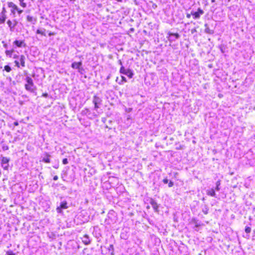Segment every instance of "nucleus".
Returning a JSON list of instances; mask_svg holds the SVG:
<instances>
[{
  "mask_svg": "<svg viewBox=\"0 0 255 255\" xmlns=\"http://www.w3.org/2000/svg\"><path fill=\"white\" fill-rule=\"evenodd\" d=\"M7 5L10 9V13L14 16L16 14L20 15L23 12L22 9H20L12 1H8L7 2Z\"/></svg>",
  "mask_w": 255,
  "mask_h": 255,
  "instance_id": "obj_1",
  "label": "nucleus"
},
{
  "mask_svg": "<svg viewBox=\"0 0 255 255\" xmlns=\"http://www.w3.org/2000/svg\"><path fill=\"white\" fill-rule=\"evenodd\" d=\"M46 27L47 28H38V29H37L36 31V33L40 34V35L44 36H46V33L48 34V35L49 36H54L57 34L56 32L49 31L48 29V28L49 27H52V26H51L50 24H49L48 23H46Z\"/></svg>",
  "mask_w": 255,
  "mask_h": 255,
  "instance_id": "obj_2",
  "label": "nucleus"
},
{
  "mask_svg": "<svg viewBox=\"0 0 255 255\" xmlns=\"http://www.w3.org/2000/svg\"><path fill=\"white\" fill-rule=\"evenodd\" d=\"M26 83L24 85L25 89L27 91L33 92L34 90V83L31 77L27 76L25 78Z\"/></svg>",
  "mask_w": 255,
  "mask_h": 255,
  "instance_id": "obj_3",
  "label": "nucleus"
},
{
  "mask_svg": "<svg viewBox=\"0 0 255 255\" xmlns=\"http://www.w3.org/2000/svg\"><path fill=\"white\" fill-rule=\"evenodd\" d=\"M120 73L127 75L129 79L133 77V71L130 69H126L124 66H121L120 69Z\"/></svg>",
  "mask_w": 255,
  "mask_h": 255,
  "instance_id": "obj_4",
  "label": "nucleus"
},
{
  "mask_svg": "<svg viewBox=\"0 0 255 255\" xmlns=\"http://www.w3.org/2000/svg\"><path fill=\"white\" fill-rule=\"evenodd\" d=\"M10 159L6 157H2L1 159V165L4 170H8Z\"/></svg>",
  "mask_w": 255,
  "mask_h": 255,
  "instance_id": "obj_5",
  "label": "nucleus"
},
{
  "mask_svg": "<svg viewBox=\"0 0 255 255\" xmlns=\"http://www.w3.org/2000/svg\"><path fill=\"white\" fill-rule=\"evenodd\" d=\"M6 12L5 7L3 6L0 12V24H3L5 22L7 18Z\"/></svg>",
  "mask_w": 255,
  "mask_h": 255,
  "instance_id": "obj_6",
  "label": "nucleus"
},
{
  "mask_svg": "<svg viewBox=\"0 0 255 255\" xmlns=\"http://www.w3.org/2000/svg\"><path fill=\"white\" fill-rule=\"evenodd\" d=\"M33 1L34 0H19L20 6L23 8L31 6Z\"/></svg>",
  "mask_w": 255,
  "mask_h": 255,
  "instance_id": "obj_7",
  "label": "nucleus"
},
{
  "mask_svg": "<svg viewBox=\"0 0 255 255\" xmlns=\"http://www.w3.org/2000/svg\"><path fill=\"white\" fill-rule=\"evenodd\" d=\"M82 65V61L74 62L72 63L71 67L74 69H78V72L80 73H82L84 69L81 67Z\"/></svg>",
  "mask_w": 255,
  "mask_h": 255,
  "instance_id": "obj_8",
  "label": "nucleus"
},
{
  "mask_svg": "<svg viewBox=\"0 0 255 255\" xmlns=\"http://www.w3.org/2000/svg\"><path fill=\"white\" fill-rule=\"evenodd\" d=\"M204 13V11L200 8H198L197 11L191 12V14L194 19H198L200 15Z\"/></svg>",
  "mask_w": 255,
  "mask_h": 255,
  "instance_id": "obj_9",
  "label": "nucleus"
},
{
  "mask_svg": "<svg viewBox=\"0 0 255 255\" xmlns=\"http://www.w3.org/2000/svg\"><path fill=\"white\" fill-rule=\"evenodd\" d=\"M68 208L66 201H63L60 203L59 206L56 208V211L58 213H61L62 209H66Z\"/></svg>",
  "mask_w": 255,
  "mask_h": 255,
  "instance_id": "obj_10",
  "label": "nucleus"
},
{
  "mask_svg": "<svg viewBox=\"0 0 255 255\" xmlns=\"http://www.w3.org/2000/svg\"><path fill=\"white\" fill-rule=\"evenodd\" d=\"M13 44L18 47L26 46V44L23 40H15L13 41Z\"/></svg>",
  "mask_w": 255,
  "mask_h": 255,
  "instance_id": "obj_11",
  "label": "nucleus"
},
{
  "mask_svg": "<svg viewBox=\"0 0 255 255\" xmlns=\"http://www.w3.org/2000/svg\"><path fill=\"white\" fill-rule=\"evenodd\" d=\"M101 100L99 97L94 96L93 97V102L94 104L95 108L97 109L99 108L98 105L101 103Z\"/></svg>",
  "mask_w": 255,
  "mask_h": 255,
  "instance_id": "obj_12",
  "label": "nucleus"
},
{
  "mask_svg": "<svg viewBox=\"0 0 255 255\" xmlns=\"http://www.w3.org/2000/svg\"><path fill=\"white\" fill-rule=\"evenodd\" d=\"M45 157L43 158L41 161L44 162L46 163H49L51 161L50 160V155L48 152H45L44 153Z\"/></svg>",
  "mask_w": 255,
  "mask_h": 255,
  "instance_id": "obj_13",
  "label": "nucleus"
},
{
  "mask_svg": "<svg viewBox=\"0 0 255 255\" xmlns=\"http://www.w3.org/2000/svg\"><path fill=\"white\" fill-rule=\"evenodd\" d=\"M82 242L85 245H89L91 243V240H90L88 235L85 234L84 235L83 239H82Z\"/></svg>",
  "mask_w": 255,
  "mask_h": 255,
  "instance_id": "obj_14",
  "label": "nucleus"
},
{
  "mask_svg": "<svg viewBox=\"0 0 255 255\" xmlns=\"http://www.w3.org/2000/svg\"><path fill=\"white\" fill-rule=\"evenodd\" d=\"M150 204L152 205V208L156 212H158V206L157 203L155 202V201L153 199H151V201L150 202Z\"/></svg>",
  "mask_w": 255,
  "mask_h": 255,
  "instance_id": "obj_15",
  "label": "nucleus"
},
{
  "mask_svg": "<svg viewBox=\"0 0 255 255\" xmlns=\"http://www.w3.org/2000/svg\"><path fill=\"white\" fill-rule=\"evenodd\" d=\"M6 23H7V24L8 25V26L9 27V28H10L11 31H12L13 30V29L14 28V27L16 25V23H15L12 22V21H11L9 19H8L6 21Z\"/></svg>",
  "mask_w": 255,
  "mask_h": 255,
  "instance_id": "obj_16",
  "label": "nucleus"
},
{
  "mask_svg": "<svg viewBox=\"0 0 255 255\" xmlns=\"http://www.w3.org/2000/svg\"><path fill=\"white\" fill-rule=\"evenodd\" d=\"M207 194L210 196L215 197L216 196L215 191L213 188H211L207 190Z\"/></svg>",
  "mask_w": 255,
  "mask_h": 255,
  "instance_id": "obj_17",
  "label": "nucleus"
},
{
  "mask_svg": "<svg viewBox=\"0 0 255 255\" xmlns=\"http://www.w3.org/2000/svg\"><path fill=\"white\" fill-rule=\"evenodd\" d=\"M25 58L24 55H21L20 56L19 61H20V65L22 67H25Z\"/></svg>",
  "mask_w": 255,
  "mask_h": 255,
  "instance_id": "obj_18",
  "label": "nucleus"
},
{
  "mask_svg": "<svg viewBox=\"0 0 255 255\" xmlns=\"http://www.w3.org/2000/svg\"><path fill=\"white\" fill-rule=\"evenodd\" d=\"M26 19L28 21L32 23H34L36 21L35 18L33 16L31 15H27L26 16Z\"/></svg>",
  "mask_w": 255,
  "mask_h": 255,
  "instance_id": "obj_19",
  "label": "nucleus"
},
{
  "mask_svg": "<svg viewBox=\"0 0 255 255\" xmlns=\"http://www.w3.org/2000/svg\"><path fill=\"white\" fill-rule=\"evenodd\" d=\"M13 52H14V50L11 49L10 50H6L5 51V53L7 56H8L9 57H11V55Z\"/></svg>",
  "mask_w": 255,
  "mask_h": 255,
  "instance_id": "obj_20",
  "label": "nucleus"
},
{
  "mask_svg": "<svg viewBox=\"0 0 255 255\" xmlns=\"http://www.w3.org/2000/svg\"><path fill=\"white\" fill-rule=\"evenodd\" d=\"M168 34L169 36H171V35L174 36L176 37V38H177V39L179 37V35L177 33L169 32Z\"/></svg>",
  "mask_w": 255,
  "mask_h": 255,
  "instance_id": "obj_21",
  "label": "nucleus"
},
{
  "mask_svg": "<svg viewBox=\"0 0 255 255\" xmlns=\"http://www.w3.org/2000/svg\"><path fill=\"white\" fill-rule=\"evenodd\" d=\"M221 184V181L219 180L216 182V189L217 191H219L220 190V185Z\"/></svg>",
  "mask_w": 255,
  "mask_h": 255,
  "instance_id": "obj_22",
  "label": "nucleus"
},
{
  "mask_svg": "<svg viewBox=\"0 0 255 255\" xmlns=\"http://www.w3.org/2000/svg\"><path fill=\"white\" fill-rule=\"evenodd\" d=\"M4 70H5L7 72H10L11 71V68L8 65H5L4 66Z\"/></svg>",
  "mask_w": 255,
  "mask_h": 255,
  "instance_id": "obj_23",
  "label": "nucleus"
},
{
  "mask_svg": "<svg viewBox=\"0 0 255 255\" xmlns=\"http://www.w3.org/2000/svg\"><path fill=\"white\" fill-rule=\"evenodd\" d=\"M245 231L246 233H250L251 232V228L250 227H246Z\"/></svg>",
  "mask_w": 255,
  "mask_h": 255,
  "instance_id": "obj_24",
  "label": "nucleus"
},
{
  "mask_svg": "<svg viewBox=\"0 0 255 255\" xmlns=\"http://www.w3.org/2000/svg\"><path fill=\"white\" fill-rule=\"evenodd\" d=\"M5 255H15V254L11 251L6 252Z\"/></svg>",
  "mask_w": 255,
  "mask_h": 255,
  "instance_id": "obj_25",
  "label": "nucleus"
},
{
  "mask_svg": "<svg viewBox=\"0 0 255 255\" xmlns=\"http://www.w3.org/2000/svg\"><path fill=\"white\" fill-rule=\"evenodd\" d=\"M121 79H122V81H121L122 82H127L126 78L124 76H121Z\"/></svg>",
  "mask_w": 255,
  "mask_h": 255,
  "instance_id": "obj_26",
  "label": "nucleus"
},
{
  "mask_svg": "<svg viewBox=\"0 0 255 255\" xmlns=\"http://www.w3.org/2000/svg\"><path fill=\"white\" fill-rule=\"evenodd\" d=\"M62 163L63 164H67L68 163V160L67 158H64L62 160Z\"/></svg>",
  "mask_w": 255,
  "mask_h": 255,
  "instance_id": "obj_27",
  "label": "nucleus"
},
{
  "mask_svg": "<svg viewBox=\"0 0 255 255\" xmlns=\"http://www.w3.org/2000/svg\"><path fill=\"white\" fill-rule=\"evenodd\" d=\"M163 182L164 183V184H167V183H168L169 181H168V179L167 178H165L163 179L162 180Z\"/></svg>",
  "mask_w": 255,
  "mask_h": 255,
  "instance_id": "obj_28",
  "label": "nucleus"
},
{
  "mask_svg": "<svg viewBox=\"0 0 255 255\" xmlns=\"http://www.w3.org/2000/svg\"><path fill=\"white\" fill-rule=\"evenodd\" d=\"M168 187H172L173 186V182L172 181H170L168 182Z\"/></svg>",
  "mask_w": 255,
  "mask_h": 255,
  "instance_id": "obj_29",
  "label": "nucleus"
},
{
  "mask_svg": "<svg viewBox=\"0 0 255 255\" xmlns=\"http://www.w3.org/2000/svg\"><path fill=\"white\" fill-rule=\"evenodd\" d=\"M14 63H15V64L17 68H19V67H20V64H19V62H18L17 61L15 60V61H14Z\"/></svg>",
  "mask_w": 255,
  "mask_h": 255,
  "instance_id": "obj_30",
  "label": "nucleus"
},
{
  "mask_svg": "<svg viewBox=\"0 0 255 255\" xmlns=\"http://www.w3.org/2000/svg\"><path fill=\"white\" fill-rule=\"evenodd\" d=\"M118 63L121 65V66H124L123 64V62H122V61L121 60H119Z\"/></svg>",
  "mask_w": 255,
  "mask_h": 255,
  "instance_id": "obj_31",
  "label": "nucleus"
},
{
  "mask_svg": "<svg viewBox=\"0 0 255 255\" xmlns=\"http://www.w3.org/2000/svg\"><path fill=\"white\" fill-rule=\"evenodd\" d=\"M42 96L44 97H47V96H48V94H47V93H43V94H42Z\"/></svg>",
  "mask_w": 255,
  "mask_h": 255,
  "instance_id": "obj_32",
  "label": "nucleus"
},
{
  "mask_svg": "<svg viewBox=\"0 0 255 255\" xmlns=\"http://www.w3.org/2000/svg\"><path fill=\"white\" fill-rule=\"evenodd\" d=\"M191 15H192V14H191V13H187V14H186V17H187V18H190L191 17Z\"/></svg>",
  "mask_w": 255,
  "mask_h": 255,
  "instance_id": "obj_33",
  "label": "nucleus"
},
{
  "mask_svg": "<svg viewBox=\"0 0 255 255\" xmlns=\"http://www.w3.org/2000/svg\"><path fill=\"white\" fill-rule=\"evenodd\" d=\"M111 249L113 251H114V246L113 245H111L110 246V249H109V250H110Z\"/></svg>",
  "mask_w": 255,
  "mask_h": 255,
  "instance_id": "obj_34",
  "label": "nucleus"
},
{
  "mask_svg": "<svg viewBox=\"0 0 255 255\" xmlns=\"http://www.w3.org/2000/svg\"><path fill=\"white\" fill-rule=\"evenodd\" d=\"M111 249L113 251H114V246L113 245H111L110 246V249H109V250H110Z\"/></svg>",
  "mask_w": 255,
  "mask_h": 255,
  "instance_id": "obj_35",
  "label": "nucleus"
},
{
  "mask_svg": "<svg viewBox=\"0 0 255 255\" xmlns=\"http://www.w3.org/2000/svg\"><path fill=\"white\" fill-rule=\"evenodd\" d=\"M58 179V177L57 175H55L53 177L54 180H57Z\"/></svg>",
  "mask_w": 255,
  "mask_h": 255,
  "instance_id": "obj_36",
  "label": "nucleus"
},
{
  "mask_svg": "<svg viewBox=\"0 0 255 255\" xmlns=\"http://www.w3.org/2000/svg\"><path fill=\"white\" fill-rule=\"evenodd\" d=\"M13 125H14V126H18V122H14V123H13Z\"/></svg>",
  "mask_w": 255,
  "mask_h": 255,
  "instance_id": "obj_37",
  "label": "nucleus"
},
{
  "mask_svg": "<svg viewBox=\"0 0 255 255\" xmlns=\"http://www.w3.org/2000/svg\"><path fill=\"white\" fill-rule=\"evenodd\" d=\"M118 2H122L123 0H116Z\"/></svg>",
  "mask_w": 255,
  "mask_h": 255,
  "instance_id": "obj_38",
  "label": "nucleus"
},
{
  "mask_svg": "<svg viewBox=\"0 0 255 255\" xmlns=\"http://www.w3.org/2000/svg\"><path fill=\"white\" fill-rule=\"evenodd\" d=\"M205 214H207V212L205 211Z\"/></svg>",
  "mask_w": 255,
  "mask_h": 255,
  "instance_id": "obj_39",
  "label": "nucleus"
},
{
  "mask_svg": "<svg viewBox=\"0 0 255 255\" xmlns=\"http://www.w3.org/2000/svg\"><path fill=\"white\" fill-rule=\"evenodd\" d=\"M214 1H214V0H212V2H214Z\"/></svg>",
  "mask_w": 255,
  "mask_h": 255,
  "instance_id": "obj_40",
  "label": "nucleus"
},
{
  "mask_svg": "<svg viewBox=\"0 0 255 255\" xmlns=\"http://www.w3.org/2000/svg\"><path fill=\"white\" fill-rule=\"evenodd\" d=\"M254 233L255 234V230L254 231Z\"/></svg>",
  "mask_w": 255,
  "mask_h": 255,
  "instance_id": "obj_41",
  "label": "nucleus"
}]
</instances>
